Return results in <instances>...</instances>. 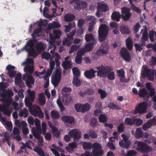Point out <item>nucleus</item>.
Masks as SVG:
<instances>
[{
  "label": "nucleus",
  "instance_id": "f257e3e1",
  "mask_svg": "<svg viewBox=\"0 0 156 156\" xmlns=\"http://www.w3.org/2000/svg\"><path fill=\"white\" fill-rule=\"evenodd\" d=\"M27 92L28 96L25 98V102L26 106L29 107V110L30 112L35 116H38L40 118H43L44 117V114L40 108L36 105L31 106L35 98V92L30 89H28Z\"/></svg>",
  "mask_w": 156,
  "mask_h": 156
},
{
  "label": "nucleus",
  "instance_id": "f03ea898",
  "mask_svg": "<svg viewBox=\"0 0 156 156\" xmlns=\"http://www.w3.org/2000/svg\"><path fill=\"white\" fill-rule=\"evenodd\" d=\"M34 62L32 59L27 58L22 63V65H26L23 69L24 72L26 73L23 75V79L29 87H31L30 84H34V80L33 76L30 74H28L27 72L30 74L33 72L34 70Z\"/></svg>",
  "mask_w": 156,
  "mask_h": 156
},
{
  "label": "nucleus",
  "instance_id": "7ed1b4c3",
  "mask_svg": "<svg viewBox=\"0 0 156 156\" xmlns=\"http://www.w3.org/2000/svg\"><path fill=\"white\" fill-rule=\"evenodd\" d=\"M36 48L37 50L35 51L34 48V42L33 41L30 40L28 41L23 49H25L29 52V55L31 56H35L38 55L42 51L46 48V45L41 42L36 44Z\"/></svg>",
  "mask_w": 156,
  "mask_h": 156
},
{
  "label": "nucleus",
  "instance_id": "20e7f679",
  "mask_svg": "<svg viewBox=\"0 0 156 156\" xmlns=\"http://www.w3.org/2000/svg\"><path fill=\"white\" fill-rule=\"evenodd\" d=\"M81 144H82L83 148L85 150H89L93 147V156H101L104 154L103 151L101 149V145L98 143H95L93 144L87 142H81Z\"/></svg>",
  "mask_w": 156,
  "mask_h": 156
},
{
  "label": "nucleus",
  "instance_id": "39448f33",
  "mask_svg": "<svg viewBox=\"0 0 156 156\" xmlns=\"http://www.w3.org/2000/svg\"><path fill=\"white\" fill-rule=\"evenodd\" d=\"M47 23V21L46 20H44V21L41 20L40 21H37L36 23H34L31 24L30 26V29H31L36 28L34 30V33L31 34V36L33 38H35L36 37L38 36V34L43 31L41 27V25L43 26H46Z\"/></svg>",
  "mask_w": 156,
  "mask_h": 156
},
{
  "label": "nucleus",
  "instance_id": "423d86ee",
  "mask_svg": "<svg viewBox=\"0 0 156 156\" xmlns=\"http://www.w3.org/2000/svg\"><path fill=\"white\" fill-rule=\"evenodd\" d=\"M0 101L4 102V104L3 106L0 104V111L2 112L5 115L10 116L12 112L11 108L9 107L12 102L11 98H9L6 100L2 99Z\"/></svg>",
  "mask_w": 156,
  "mask_h": 156
},
{
  "label": "nucleus",
  "instance_id": "0eeeda50",
  "mask_svg": "<svg viewBox=\"0 0 156 156\" xmlns=\"http://www.w3.org/2000/svg\"><path fill=\"white\" fill-rule=\"evenodd\" d=\"M156 73V70L150 69L147 67H143L141 71V76L143 78L146 77L150 81H153L154 74Z\"/></svg>",
  "mask_w": 156,
  "mask_h": 156
},
{
  "label": "nucleus",
  "instance_id": "6e6552de",
  "mask_svg": "<svg viewBox=\"0 0 156 156\" xmlns=\"http://www.w3.org/2000/svg\"><path fill=\"white\" fill-rule=\"evenodd\" d=\"M95 69L98 71L97 75L101 77H105L107 74L112 70L111 68L108 66H98L94 67Z\"/></svg>",
  "mask_w": 156,
  "mask_h": 156
},
{
  "label": "nucleus",
  "instance_id": "1a4fd4ad",
  "mask_svg": "<svg viewBox=\"0 0 156 156\" xmlns=\"http://www.w3.org/2000/svg\"><path fill=\"white\" fill-rule=\"evenodd\" d=\"M109 28L105 24L101 25L98 30L99 39L100 41H103L106 39L108 32Z\"/></svg>",
  "mask_w": 156,
  "mask_h": 156
},
{
  "label": "nucleus",
  "instance_id": "9d476101",
  "mask_svg": "<svg viewBox=\"0 0 156 156\" xmlns=\"http://www.w3.org/2000/svg\"><path fill=\"white\" fill-rule=\"evenodd\" d=\"M61 69L58 68L52 76L51 82L55 87H56L59 83L61 79Z\"/></svg>",
  "mask_w": 156,
  "mask_h": 156
},
{
  "label": "nucleus",
  "instance_id": "9b49d317",
  "mask_svg": "<svg viewBox=\"0 0 156 156\" xmlns=\"http://www.w3.org/2000/svg\"><path fill=\"white\" fill-rule=\"evenodd\" d=\"M148 103L145 102L139 103L136 107L134 113L141 114L146 113L148 106Z\"/></svg>",
  "mask_w": 156,
  "mask_h": 156
},
{
  "label": "nucleus",
  "instance_id": "f8f14e48",
  "mask_svg": "<svg viewBox=\"0 0 156 156\" xmlns=\"http://www.w3.org/2000/svg\"><path fill=\"white\" fill-rule=\"evenodd\" d=\"M135 145L137 147V149L143 152H147L152 151V148L146 144L140 141H136Z\"/></svg>",
  "mask_w": 156,
  "mask_h": 156
},
{
  "label": "nucleus",
  "instance_id": "ddd939ff",
  "mask_svg": "<svg viewBox=\"0 0 156 156\" xmlns=\"http://www.w3.org/2000/svg\"><path fill=\"white\" fill-rule=\"evenodd\" d=\"M98 11L96 14L97 16H101L102 12H106L108 9L107 5L103 2H99L97 5Z\"/></svg>",
  "mask_w": 156,
  "mask_h": 156
},
{
  "label": "nucleus",
  "instance_id": "4468645a",
  "mask_svg": "<svg viewBox=\"0 0 156 156\" xmlns=\"http://www.w3.org/2000/svg\"><path fill=\"white\" fill-rule=\"evenodd\" d=\"M122 19L125 21L128 20L130 18L131 13L129 9L124 7L121 9Z\"/></svg>",
  "mask_w": 156,
  "mask_h": 156
},
{
  "label": "nucleus",
  "instance_id": "2eb2a0df",
  "mask_svg": "<svg viewBox=\"0 0 156 156\" xmlns=\"http://www.w3.org/2000/svg\"><path fill=\"white\" fill-rule=\"evenodd\" d=\"M75 32L76 30H74L69 33V35H67V38L63 40V41L62 44L63 45H66L67 46H69L71 45L73 40V37Z\"/></svg>",
  "mask_w": 156,
  "mask_h": 156
},
{
  "label": "nucleus",
  "instance_id": "dca6fc26",
  "mask_svg": "<svg viewBox=\"0 0 156 156\" xmlns=\"http://www.w3.org/2000/svg\"><path fill=\"white\" fill-rule=\"evenodd\" d=\"M69 135L73 137L74 140L78 139L81 137V132L77 129H74L70 130L68 133Z\"/></svg>",
  "mask_w": 156,
  "mask_h": 156
},
{
  "label": "nucleus",
  "instance_id": "f3484780",
  "mask_svg": "<svg viewBox=\"0 0 156 156\" xmlns=\"http://www.w3.org/2000/svg\"><path fill=\"white\" fill-rule=\"evenodd\" d=\"M121 136L123 138V140L119 141V145L121 147L128 148L130 144V141L128 140V137L125 135L122 134Z\"/></svg>",
  "mask_w": 156,
  "mask_h": 156
},
{
  "label": "nucleus",
  "instance_id": "a211bd4d",
  "mask_svg": "<svg viewBox=\"0 0 156 156\" xmlns=\"http://www.w3.org/2000/svg\"><path fill=\"white\" fill-rule=\"evenodd\" d=\"M120 53L121 56L125 61H130L131 58L129 53L125 48H121Z\"/></svg>",
  "mask_w": 156,
  "mask_h": 156
},
{
  "label": "nucleus",
  "instance_id": "6ab92c4d",
  "mask_svg": "<svg viewBox=\"0 0 156 156\" xmlns=\"http://www.w3.org/2000/svg\"><path fill=\"white\" fill-rule=\"evenodd\" d=\"M85 53V51L83 49H80L77 53V56L75 59L76 62L80 64L82 62V55Z\"/></svg>",
  "mask_w": 156,
  "mask_h": 156
},
{
  "label": "nucleus",
  "instance_id": "aec40b11",
  "mask_svg": "<svg viewBox=\"0 0 156 156\" xmlns=\"http://www.w3.org/2000/svg\"><path fill=\"white\" fill-rule=\"evenodd\" d=\"M70 58V56H67L64 58V61L62 63V67L66 69H69L72 67L73 66L70 60H68Z\"/></svg>",
  "mask_w": 156,
  "mask_h": 156
},
{
  "label": "nucleus",
  "instance_id": "412c9836",
  "mask_svg": "<svg viewBox=\"0 0 156 156\" xmlns=\"http://www.w3.org/2000/svg\"><path fill=\"white\" fill-rule=\"evenodd\" d=\"M48 126L51 129L52 131V133L54 136L56 138H58L60 134V133L58 129L55 127L50 121L48 122Z\"/></svg>",
  "mask_w": 156,
  "mask_h": 156
},
{
  "label": "nucleus",
  "instance_id": "4be33fe9",
  "mask_svg": "<svg viewBox=\"0 0 156 156\" xmlns=\"http://www.w3.org/2000/svg\"><path fill=\"white\" fill-rule=\"evenodd\" d=\"M97 71L94 70L93 69L90 70H87L84 72V75L88 79H92L95 77V73L97 72Z\"/></svg>",
  "mask_w": 156,
  "mask_h": 156
},
{
  "label": "nucleus",
  "instance_id": "5701e85b",
  "mask_svg": "<svg viewBox=\"0 0 156 156\" xmlns=\"http://www.w3.org/2000/svg\"><path fill=\"white\" fill-rule=\"evenodd\" d=\"M32 133L34 137L38 140V144L39 146H41L43 145V138L40 134L33 131V129H32Z\"/></svg>",
  "mask_w": 156,
  "mask_h": 156
},
{
  "label": "nucleus",
  "instance_id": "b1692460",
  "mask_svg": "<svg viewBox=\"0 0 156 156\" xmlns=\"http://www.w3.org/2000/svg\"><path fill=\"white\" fill-rule=\"evenodd\" d=\"M22 75L20 73H18L16 76L15 83L16 85H18L20 87H23L24 83L21 79Z\"/></svg>",
  "mask_w": 156,
  "mask_h": 156
},
{
  "label": "nucleus",
  "instance_id": "393cba45",
  "mask_svg": "<svg viewBox=\"0 0 156 156\" xmlns=\"http://www.w3.org/2000/svg\"><path fill=\"white\" fill-rule=\"evenodd\" d=\"M87 6V3L83 2H81L76 3L74 5L75 8L76 9L78 10L86 8Z\"/></svg>",
  "mask_w": 156,
  "mask_h": 156
},
{
  "label": "nucleus",
  "instance_id": "a878e982",
  "mask_svg": "<svg viewBox=\"0 0 156 156\" xmlns=\"http://www.w3.org/2000/svg\"><path fill=\"white\" fill-rule=\"evenodd\" d=\"M60 24L54 22L52 23H49L47 29L44 30V32L48 33L49 32L50 29L59 27H60Z\"/></svg>",
  "mask_w": 156,
  "mask_h": 156
},
{
  "label": "nucleus",
  "instance_id": "bb28decb",
  "mask_svg": "<svg viewBox=\"0 0 156 156\" xmlns=\"http://www.w3.org/2000/svg\"><path fill=\"white\" fill-rule=\"evenodd\" d=\"M61 119L63 122L69 123H72L74 120L73 117L69 116H63L62 117Z\"/></svg>",
  "mask_w": 156,
  "mask_h": 156
},
{
  "label": "nucleus",
  "instance_id": "cd10ccee",
  "mask_svg": "<svg viewBox=\"0 0 156 156\" xmlns=\"http://www.w3.org/2000/svg\"><path fill=\"white\" fill-rule=\"evenodd\" d=\"M143 33L142 38V42H144L147 40V30L145 26L144 27V29L142 30L141 31L140 33Z\"/></svg>",
  "mask_w": 156,
  "mask_h": 156
},
{
  "label": "nucleus",
  "instance_id": "c85d7f7f",
  "mask_svg": "<svg viewBox=\"0 0 156 156\" xmlns=\"http://www.w3.org/2000/svg\"><path fill=\"white\" fill-rule=\"evenodd\" d=\"M71 98L68 94L63 95L62 101L65 105H68L72 102Z\"/></svg>",
  "mask_w": 156,
  "mask_h": 156
},
{
  "label": "nucleus",
  "instance_id": "c756f323",
  "mask_svg": "<svg viewBox=\"0 0 156 156\" xmlns=\"http://www.w3.org/2000/svg\"><path fill=\"white\" fill-rule=\"evenodd\" d=\"M38 101L39 104L42 105H44L46 102L45 97L43 93H40L38 95Z\"/></svg>",
  "mask_w": 156,
  "mask_h": 156
},
{
  "label": "nucleus",
  "instance_id": "7c9ffc66",
  "mask_svg": "<svg viewBox=\"0 0 156 156\" xmlns=\"http://www.w3.org/2000/svg\"><path fill=\"white\" fill-rule=\"evenodd\" d=\"M111 17L112 20L119 21L121 19V15L119 12H115L112 14Z\"/></svg>",
  "mask_w": 156,
  "mask_h": 156
},
{
  "label": "nucleus",
  "instance_id": "2f4dec72",
  "mask_svg": "<svg viewBox=\"0 0 156 156\" xmlns=\"http://www.w3.org/2000/svg\"><path fill=\"white\" fill-rule=\"evenodd\" d=\"M108 48L107 46L106 48H104L103 49H100L98 50L97 54L98 55H103L107 54L108 52Z\"/></svg>",
  "mask_w": 156,
  "mask_h": 156
},
{
  "label": "nucleus",
  "instance_id": "473e14b6",
  "mask_svg": "<svg viewBox=\"0 0 156 156\" xmlns=\"http://www.w3.org/2000/svg\"><path fill=\"white\" fill-rule=\"evenodd\" d=\"M120 31L122 34H129L130 33V31L128 27L122 25L120 27Z\"/></svg>",
  "mask_w": 156,
  "mask_h": 156
},
{
  "label": "nucleus",
  "instance_id": "72a5a7b5",
  "mask_svg": "<svg viewBox=\"0 0 156 156\" xmlns=\"http://www.w3.org/2000/svg\"><path fill=\"white\" fill-rule=\"evenodd\" d=\"M34 151L36 152L39 156H46L44 151L40 147L36 146L34 148Z\"/></svg>",
  "mask_w": 156,
  "mask_h": 156
},
{
  "label": "nucleus",
  "instance_id": "f704fd0d",
  "mask_svg": "<svg viewBox=\"0 0 156 156\" xmlns=\"http://www.w3.org/2000/svg\"><path fill=\"white\" fill-rule=\"evenodd\" d=\"M153 125L151 122V120H149L143 125L142 128L143 130H146L151 127Z\"/></svg>",
  "mask_w": 156,
  "mask_h": 156
},
{
  "label": "nucleus",
  "instance_id": "c9c22d12",
  "mask_svg": "<svg viewBox=\"0 0 156 156\" xmlns=\"http://www.w3.org/2000/svg\"><path fill=\"white\" fill-rule=\"evenodd\" d=\"M126 44L128 49L130 51L131 50L133 47V41L130 37L128 38L126 40Z\"/></svg>",
  "mask_w": 156,
  "mask_h": 156
},
{
  "label": "nucleus",
  "instance_id": "e433bc0d",
  "mask_svg": "<svg viewBox=\"0 0 156 156\" xmlns=\"http://www.w3.org/2000/svg\"><path fill=\"white\" fill-rule=\"evenodd\" d=\"M51 118L54 119H58L60 117V115L58 112L55 110H53L51 112Z\"/></svg>",
  "mask_w": 156,
  "mask_h": 156
},
{
  "label": "nucleus",
  "instance_id": "4c0bfd02",
  "mask_svg": "<svg viewBox=\"0 0 156 156\" xmlns=\"http://www.w3.org/2000/svg\"><path fill=\"white\" fill-rule=\"evenodd\" d=\"M74 18V16L71 14H67L64 16L65 20L66 22L71 21Z\"/></svg>",
  "mask_w": 156,
  "mask_h": 156
},
{
  "label": "nucleus",
  "instance_id": "58836bf2",
  "mask_svg": "<svg viewBox=\"0 0 156 156\" xmlns=\"http://www.w3.org/2000/svg\"><path fill=\"white\" fill-rule=\"evenodd\" d=\"M27 124L24 121H22V131L23 134H27L29 133L28 128L27 127Z\"/></svg>",
  "mask_w": 156,
  "mask_h": 156
},
{
  "label": "nucleus",
  "instance_id": "ea45409f",
  "mask_svg": "<svg viewBox=\"0 0 156 156\" xmlns=\"http://www.w3.org/2000/svg\"><path fill=\"white\" fill-rule=\"evenodd\" d=\"M53 57H57L55 58V60L56 62V66L57 67H59L60 64L59 59L61 58V57L56 52L53 55Z\"/></svg>",
  "mask_w": 156,
  "mask_h": 156
},
{
  "label": "nucleus",
  "instance_id": "a19ab883",
  "mask_svg": "<svg viewBox=\"0 0 156 156\" xmlns=\"http://www.w3.org/2000/svg\"><path fill=\"white\" fill-rule=\"evenodd\" d=\"M143 132L141 128H137L136 131L135 136L136 138H140L142 136Z\"/></svg>",
  "mask_w": 156,
  "mask_h": 156
},
{
  "label": "nucleus",
  "instance_id": "79ce46f5",
  "mask_svg": "<svg viewBox=\"0 0 156 156\" xmlns=\"http://www.w3.org/2000/svg\"><path fill=\"white\" fill-rule=\"evenodd\" d=\"M117 73L118 76L120 78L121 80L123 82L126 81L124 71L122 70H119L117 71Z\"/></svg>",
  "mask_w": 156,
  "mask_h": 156
},
{
  "label": "nucleus",
  "instance_id": "37998d69",
  "mask_svg": "<svg viewBox=\"0 0 156 156\" xmlns=\"http://www.w3.org/2000/svg\"><path fill=\"white\" fill-rule=\"evenodd\" d=\"M6 129L11 132L12 129V125L11 121H7L3 125Z\"/></svg>",
  "mask_w": 156,
  "mask_h": 156
},
{
  "label": "nucleus",
  "instance_id": "c03bdc74",
  "mask_svg": "<svg viewBox=\"0 0 156 156\" xmlns=\"http://www.w3.org/2000/svg\"><path fill=\"white\" fill-rule=\"evenodd\" d=\"M76 26L75 23H69L68 25L65 26V31L67 33L72 28H74Z\"/></svg>",
  "mask_w": 156,
  "mask_h": 156
},
{
  "label": "nucleus",
  "instance_id": "a18cd8bd",
  "mask_svg": "<svg viewBox=\"0 0 156 156\" xmlns=\"http://www.w3.org/2000/svg\"><path fill=\"white\" fill-rule=\"evenodd\" d=\"M72 70L74 76V77H78L80 76V72L78 68L76 67H73L72 68Z\"/></svg>",
  "mask_w": 156,
  "mask_h": 156
},
{
  "label": "nucleus",
  "instance_id": "49530a36",
  "mask_svg": "<svg viewBox=\"0 0 156 156\" xmlns=\"http://www.w3.org/2000/svg\"><path fill=\"white\" fill-rule=\"evenodd\" d=\"M28 112L27 109L24 108L19 112V115L20 117L24 116L25 118L27 117L28 115Z\"/></svg>",
  "mask_w": 156,
  "mask_h": 156
},
{
  "label": "nucleus",
  "instance_id": "de8ad7c7",
  "mask_svg": "<svg viewBox=\"0 0 156 156\" xmlns=\"http://www.w3.org/2000/svg\"><path fill=\"white\" fill-rule=\"evenodd\" d=\"M72 83L74 86L79 87L81 85V82L78 77H73Z\"/></svg>",
  "mask_w": 156,
  "mask_h": 156
},
{
  "label": "nucleus",
  "instance_id": "09e8293b",
  "mask_svg": "<svg viewBox=\"0 0 156 156\" xmlns=\"http://www.w3.org/2000/svg\"><path fill=\"white\" fill-rule=\"evenodd\" d=\"M84 38L87 42L93 41L94 40V37L93 34H86Z\"/></svg>",
  "mask_w": 156,
  "mask_h": 156
},
{
  "label": "nucleus",
  "instance_id": "8fccbe9b",
  "mask_svg": "<svg viewBox=\"0 0 156 156\" xmlns=\"http://www.w3.org/2000/svg\"><path fill=\"white\" fill-rule=\"evenodd\" d=\"M62 99L59 97L57 100V103L59 107V108L61 112H63L65 110V108L64 107L62 104V103L61 100Z\"/></svg>",
  "mask_w": 156,
  "mask_h": 156
},
{
  "label": "nucleus",
  "instance_id": "3c124183",
  "mask_svg": "<svg viewBox=\"0 0 156 156\" xmlns=\"http://www.w3.org/2000/svg\"><path fill=\"white\" fill-rule=\"evenodd\" d=\"M98 93L100 94L101 99L105 98L107 95V93L105 90L101 89H99L98 91Z\"/></svg>",
  "mask_w": 156,
  "mask_h": 156
},
{
  "label": "nucleus",
  "instance_id": "603ef678",
  "mask_svg": "<svg viewBox=\"0 0 156 156\" xmlns=\"http://www.w3.org/2000/svg\"><path fill=\"white\" fill-rule=\"evenodd\" d=\"M91 108V105L87 103L83 104V113L88 111Z\"/></svg>",
  "mask_w": 156,
  "mask_h": 156
},
{
  "label": "nucleus",
  "instance_id": "864d4df0",
  "mask_svg": "<svg viewBox=\"0 0 156 156\" xmlns=\"http://www.w3.org/2000/svg\"><path fill=\"white\" fill-rule=\"evenodd\" d=\"M75 108L77 112H83V104H76L75 105Z\"/></svg>",
  "mask_w": 156,
  "mask_h": 156
},
{
  "label": "nucleus",
  "instance_id": "5fc2aeb1",
  "mask_svg": "<svg viewBox=\"0 0 156 156\" xmlns=\"http://www.w3.org/2000/svg\"><path fill=\"white\" fill-rule=\"evenodd\" d=\"M35 123L36 128L40 133L41 134V131L40 127V122L39 120L37 119H36L35 120Z\"/></svg>",
  "mask_w": 156,
  "mask_h": 156
},
{
  "label": "nucleus",
  "instance_id": "6e6d98bb",
  "mask_svg": "<svg viewBox=\"0 0 156 156\" xmlns=\"http://www.w3.org/2000/svg\"><path fill=\"white\" fill-rule=\"evenodd\" d=\"M54 34V38L58 39L59 38L62 34L61 32L58 30H55L53 31Z\"/></svg>",
  "mask_w": 156,
  "mask_h": 156
},
{
  "label": "nucleus",
  "instance_id": "4d7b16f0",
  "mask_svg": "<svg viewBox=\"0 0 156 156\" xmlns=\"http://www.w3.org/2000/svg\"><path fill=\"white\" fill-rule=\"evenodd\" d=\"M93 47V45L92 43H89L86 45L85 47V49L82 48L81 49H83L85 51V52L87 51H89L91 50Z\"/></svg>",
  "mask_w": 156,
  "mask_h": 156
},
{
  "label": "nucleus",
  "instance_id": "13d9d810",
  "mask_svg": "<svg viewBox=\"0 0 156 156\" xmlns=\"http://www.w3.org/2000/svg\"><path fill=\"white\" fill-rule=\"evenodd\" d=\"M147 94V92L145 88H143L139 91V95L140 97H144Z\"/></svg>",
  "mask_w": 156,
  "mask_h": 156
},
{
  "label": "nucleus",
  "instance_id": "bf43d9fd",
  "mask_svg": "<svg viewBox=\"0 0 156 156\" xmlns=\"http://www.w3.org/2000/svg\"><path fill=\"white\" fill-rule=\"evenodd\" d=\"M99 121L101 122H104L107 120V117L105 115H101L99 117Z\"/></svg>",
  "mask_w": 156,
  "mask_h": 156
},
{
  "label": "nucleus",
  "instance_id": "052dcab7",
  "mask_svg": "<svg viewBox=\"0 0 156 156\" xmlns=\"http://www.w3.org/2000/svg\"><path fill=\"white\" fill-rule=\"evenodd\" d=\"M49 43L51 44V46H49L48 49H50L53 48V49L50 51V52L52 54V56H53V55L55 53H54V50L55 49V46L52 41H49Z\"/></svg>",
  "mask_w": 156,
  "mask_h": 156
},
{
  "label": "nucleus",
  "instance_id": "680f3d73",
  "mask_svg": "<svg viewBox=\"0 0 156 156\" xmlns=\"http://www.w3.org/2000/svg\"><path fill=\"white\" fill-rule=\"evenodd\" d=\"M90 125L92 126H95L98 125V122L97 119L95 118H93L90 121Z\"/></svg>",
  "mask_w": 156,
  "mask_h": 156
},
{
  "label": "nucleus",
  "instance_id": "e2e57ef3",
  "mask_svg": "<svg viewBox=\"0 0 156 156\" xmlns=\"http://www.w3.org/2000/svg\"><path fill=\"white\" fill-rule=\"evenodd\" d=\"M154 35L156 38V32L154 33L152 30L150 31L149 33V36L150 40L152 41L154 40Z\"/></svg>",
  "mask_w": 156,
  "mask_h": 156
},
{
  "label": "nucleus",
  "instance_id": "0e129e2a",
  "mask_svg": "<svg viewBox=\"0 0 156 156\" xmlns=\"http://www.w3.org/2000/svg\"><path fill=\"white\" fill-rule=\"evenodd\" d=\"M136 152L134 150H132L129 151L125 156H135L136 155Z\"/></svg>",
  "mask_w": 156,
  "mask_h": 156
},
{
  "label": "nucleus",
  "instance_id": "69168bd1",
  "mask_svg": "<svg viewBox=\"0 0 156 156\" xmlns=\"http://www.w3.org/2000/svg\"><path fill=\"white\" fill-rule=\"evenodd\" d=\"M41 129L42 134L46 132L47 130V124L45 122H43L41 124Z\"/></svg>",
  "mask_w": 156,
  "mask_h": 156
},
{
  "label": "nucleus",
  "instance_id": "338daca9",
  "mask_svg": "<svg viewBox=\"0 0 156 156\" xmlns=\"http://www.w3.org/2000/svg\"><path fill=\"white\" fill-rule=\"evenodd\" d=\"M134 123V119L128 118L125 120V123L129 125H131Z\"/></svg>",
  "mask_w": 156,
  "mask_h": 156
},
{
  "label": "nucleus",
  "instance_id": "774afa93",
  "mask_svg": "<svg viewBox=\"0 0 156 156\" xmlns=\"http://www.w3.org/2000/svg\"><path fill=\"white\" fill-rule=\"evenodd\" d=\"M134 123L137 126H140L143 124V121L140 119H134Z\"/></svg>",
  "mask_w": 156,
  "mask_h": 156
}]
</instances>
